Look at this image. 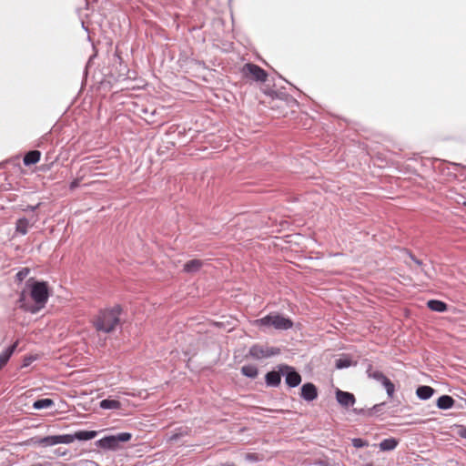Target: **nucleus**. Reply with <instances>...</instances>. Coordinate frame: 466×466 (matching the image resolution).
Wrapping results in <instances>:
<instances>
[{
  "label": "nucleus",
  "instance_id": "obj_8",
  "mask_svg": "<svg viewBox=\"0 0 466 466\" xmlns=\"http://www.w3.org/2000/svg\"><path fill=\"white\" fill-rule=\"evenodd\" d=\"M284 370H286V383L292 388L299 385V383L301 382L300 375L297 371H295L294 369L291 367L285 366Z\"/></svg>",
  "mask_w": 466,
  "mask_h": 466
},
{
  "label": "nucleus",
  "instance_id": "obj_31",
  "mask_svg": "<svg viewBox=\"0 0 466 466\" xmlns=\"http://www.w3.org/2000/svg\"><path fill=\"white\" fill-rule=\"evenodd\" d=\"M409 256L418 266H422V262L420 260L415 258L412 255H409Z\"/></svg>",
  "mask_w": 466,
  "mask_h": 466
},
{
  "label": "nucleus",
  "instance_id": "obj_29",
  "mask_svg": "<svg viewBox=\"0 0 466 466\" xmlns=\"http://www.w3.org/2000/svg\"><path fill=\"white\" fill-rule=\"evenodd\" d=\"M27 274H28V269L25 268L23 270H20L16 274V278L21 281L27 276Z\"/></svg>",
  "mask_w": 466,
  "mask_h": 466
},
{
  "label": "nucleus",
  "instance_id": "obj_33",
  "mask_svg": "<svg viewBox=\"0 0 466 466\" xmlns=\"http://www.w3.org/2000/svg\"><path fill=\"white\" fill-rule=\"evenodd\" d=\"M23 298H24V294H22V296H21V299H20V301H21V302H22V301H23V299H24Z\"/></svg>",
  "mask_w": 466,
  "mask_h": 466
},
{
  "label": "nucleus",
  "instance_id": "obj_20",
  "mask_svg": "<svg viewBox=\"0 0 466 466\" xmlns=\"http://www.w3.org/2000/svg\"><path fill=\"white\" fill-rule=\"evenodd\" d=\"M397 445H398V441L396 439L389 438V439L383 440L380 443V449L381 451H392L397 447Z\"/></svg>",
  "mask_w": 466,
  "mask_h": 466
},
{
  "label": "nucleus",
  "instance_id": "obj_2",
  "mask_svg": "<svg viewBox=\"0 0 466 466\" xmlns=\"http://www.w3.org/2000/svg\"><path fill=\"white\" fill-rule=\"evenodd\" d=\"M121 308L115 306L112 309L101 310L93 320L94 326L99 331L108 333L115 329L119 323Z\"/></svg>",
  "mask_w": 466,
  "mask_h": 466
},
{
  "label": "nucleus",
  "instance_id": "obj_30",
  "mask_svg": "<svg viewBox=\"0 0 466 466\" xmlns=\"http://www.w3.org/2000/svg\"><path fill=\"white\" fill-rule=\"evenodd\" d=\"M78 185H79L78 180H74V181H73V182H71V184H70V188H71V189H75L76 187H78Z\"/></svg>",
  "mask_w": 466,
  "mask_h": 466
},
{
  "label": "nucleus",
  "instance_id": "obj_1",
  "mask_svg": "<svg viewBox=\"0 0 466 466\" xmlns=\"http://www.w3.org/2000/svg\"><path fill=\"white\" fill-rule=\"evenodd\" d=\"M97 435L95 431H80L75 434H64V435H54L41 438L37 441V443L41 446H54L56 444L64 443L70 444L74 441H89L94 439Z\"/></svg>",
  "mask_w": 466,
  "mask_h": 466
},
{
  "label": "nucleus",
  "instance_id": "obj_23",
  "mask_svg": "<svg viewBox=\"0 0 466 466\" xmlns=\"http://www.w3.org/2000/svg\"><path fill=\"white\" fill-rule=\"evenodd\" d=\"M242 374L248 378H256L258 375V369L253 365H245L241 368Z\"/></svg>",
  "mask_w": 466,
  "mask_h": 466
},
{
  "label": "nucleus",
  "instance_id": "obj_27",
  "mask_svg": "<svg viewBox=\"0 0 466 466\" xmlns=\"http://www.w3.org/2000/svg\"><path fill=\"white\" fill-rule=\"evenodd\" d=\"M352 445L355 448H362V447L368 446V442L363 441L360 438H355V439L352 440Z\"/></svg>",
  "mask_w": 466,
  "mask_h": 466
},
{
  "label": "nucleus",
  "instance_id": "obj_22",
  "mask_svg": "<svg viewBox=\"0 0 466 466\" xmlns=\"http://www.w3.org/2000/svg\"><path fill=\"white\" fill-rule=\"evenodd\" d=\"M54 402L51 399H41L34 402L33 407L35 410L47 409L53 406Z\"/></svg>",
  "mask_w": 466,
  "mask_h": 466
},
{
  "label": "nucleus",
  "instance_id": "obj_7",
  "mask_svg": "<svg viewBox=\"0 0 466 466\" xmlns=\"http://www.w3.org/2000/svg\"><path fill=\"white\" fill-rule=\"evenodd\" d=\"M243 73L247 76H251L256 81L265 82L267 80V73L254 64H246L243 66Z\"/></svg>",
  "mask_w": 466,
  "mask_h": 466
},
{
  "label": "nucleus",
  "instance_id": "obj_16",
  "mask_svg": "<svg viewBox=\"0 0 466 466\" xmlns=\"http://www.w3.org/2000/svg\"><path fill=\"white\" fill-rule=\"evenodd\" d=\"M203 263L199 259H192L184 265V270L188 273H194L200 269Z\"/></svg>",
  "mask_w": 466,
  "mask_h": 466
},
{
  "label": "nucleus",
  "instance_id": "obj_19",
  "mask_svg": "<svg viewBox=\"0 0 466 466\" xmlns=\"http://www.w3.org/2000/svg\"><path fill=\"white\" fill-rule=\"evenodd\" d=\"M100 407L104 410H117L121 407V403L116 400H103L100 401Z\"/></svg>",
  "mask_w": 466,
  "mask_h": 466
},
{
  "label": "nucleus",
  "instance_id": "obj_28",
  "mask_svg": "<svg viewBox=\"0 0 466 466\" xmlns=\"http://www.w3.org/2000/svg\"><path fill=\"white\" fill-rule=\"evenodd\" d=\"M457 429H458L457 430V434L460 437H461L463 439H466V426L461 425V426H458Z\"/></svg>",
  "mask_w": 466,
  "mask_h": 466
},
{
  "label": "nucleus",
  "instance_id": "obj_5",
  "mask_svg": "<svg viewBox=\"0 0 466 466\" xmlns=\"http://www.w3.org/2000/svg\"><path fill=\"white\" fill-rule=\"evenodd\" d=\"M132 434L129 432H120L116 435L106 436L97 441V445L103 449L117 450L120 442L129 441Z\"/></svg>",
  "mask_w": 466,
  "mask_h": 466
},
{
  "label": "nucleus",
  "instance_id": "obj_4",
  "mask_svg": "<svg viewBox=\"0 0 466 466\" xmlns=\"http://www.w3.org/2000/svg\"><path fill=\"white\" fill-rule=\"evenodd\" d=\"M31 298L37 305L36 308L30 309L32 312H36L42 309L48 299V288L45 282H35L31 287Z\"/></svg>",
  "mask_w": 466,
  "mask_h": 466
},
{
  "label": "nucleus",
  "instance_id": "obj_24",
  "mask_svg": "<svg viewBox=\"0 0 466 466\" xmlns=\"http://www.w3.org/2000/svg\"><path fill=\"white\" fill-rule=\"evenodd\" d=\"M382 385L384 386L388 396L392 398L395 390L394 384L389 379H387Z\"/></svg>",
  "mask_w": 466,
  "mask_h": 466
},
{
  "label": "nucleus",
  "instance_id": "obj_6",
  "mask_svg": "<svg viewBox=\"0 0 466 466\" xmlns=\"http://www.w3.org/2000/svg\"><path fill=\"white\" fill-rule=\"evenodd\" d=\"M279 352V349L264 344H256L249 349V355L256 360L270 358Z\"/></svg>",
  "mask_w": 466,
  "mask_h": 466
},
{
  "label": "nucleus",
  "instance_id": "obj_9",
  "mask_svg": "<svg viewBox=\"0 0 466 466\" xmlns=\"http://www.w3.org/2000/svg\"><path fill=\"white\" fill-rule=\"evenodd\" d=\"M336 399L343 407H350L355 404V397L352 393L338 390L336 391Z\"/></svg>",
  "mask_w": 466,
  "mask_h": 466
},
{
  "label": "nucleus",
  "instance_id": "obj_11",
  "mask_svg": "<svg viewBox=\"0 0 466 466\" xmlns=\"http://www.w3.org/2000/svg\"><path fill=\"white\" fill-rule=\"evenodd\" d=\"M436 405L441 410H448L453 407L454 400L449 395H442L437 400Z\"/></svg>",
  "mask_w": 466,
  "mask_h": 466
},
{
  "label": "nucleus",
  "instance_id": "obj_10",
  "mask_svg": "<svg viewBox=\"0 0 466 466\" xmlns=\"http://www.w3.org/2000/svg\"><path fill=\"white\" fill-rule=\"evenodd\" d=\"M301 397L307 401H312L318 397L317 388L312 383H306L301 387Z\"/></svg>",
  "mask_w": 466,
  "mask_h": 466
},
{
  "label": "nucleus",
  "instance_id": "obj_3",
  "mask_svg": "<svg viewBox=\"0 0 466 466\" xmlns=\"http://www.w3.org/2000/svg\"><path fill=\"white\" fill-rule=\"evenodd\" d=\"M254 324L258 327L269 328L273 327L276 329L286 330L292 328V321L279 314H269L259 319H256Z\"/></svg>",
  "mask_w": 466,
  "mask_h": 466
},
{
  "label": "nucleus",
  "instance_id": "obj_14",
  "mask_svg": "<svg viewBox=\"0 0 466 466\" xmlns=\"http://www.w3.org/2000/svg\"><path fill=\"white\" fill-rule=\"evenodd\" d=\"M17 343L15 342L12 346L8 347L0 354V370L7 363L8 360L12 356L14 350H15Z\"/></svg>",
  "mask_w": 466,
  "mask_h": 466
},
{
  "label": "nucleus",
  "instance_id": "obj_13",
  "mask_svg": "<svg viewBox=\"0 0 466 466\" xmlns=\"http://www.w3.org/2000/svg\"><path fill=\"white\" fill-rule=\"evenodd\" d=\"M35 222V220L33 223H30L26 218L18 219L16 222V232L21 235H25Z\"/></svg>",
  "mask_w": 466,
  "mask_h": 466
},
{
  "label": "nucleus",
  "instance_id": "obj_12",
  "mask_svg": "<svg viewBox=\"0 0 466 466\" xmlns=\"http://www.w3.org/2000/svg\"><path fill=\"white\" fill-rule=\"evenodd\" d=\"M433 393L434 390L430 386H420L416 390L418 398L424 400H429Z\"/></svg>",
  "mask_w": 466,
  "mask_h": 466
},
{
  "label": "nucleus",
  "instance_id": "obj_15",
  "mask_svg": "<svg viewBox=\"0 0 466 466\" xmlns=\"http://www.w3.org/2000/svg\"><path fill=\"white\" fill-rule=\"evenodd\" d=\"M41 153L37 150L28 152L24 157L25 166L36 164L40 160Z\"/></svg>",
  "mask_w": 466,
  "mask_h": 466
},
{
  "label": "nucleus",
  "instance_id": "obj_32",
  "mask_svg": "<svg viewBox=\"0 0 466 466\" xmlns=\"http://www.w3.org/2000/svg\"><path fill=\"white\" fill-rule=\"evenodd\" d=\"M363 466H373V465L371 463H367V464H365Z\"/></svg>",
  "mask_w": 466,
  "mask_h": 466
},
{
  "label": "nucleus",
  "instance_id": "obj_26",
  "mask_svg": "<svg viewBox=\"0 0 466 466\" xmlns=\"http://www.w3.org/2000/svg\"><path fill=\"white\" fill-rule=\"evenodd\" d=\"M313 466H338V464L331 462L327 459H318L312 463Z\"/></svg>",
  "mask_w": 466,
  "mask_h": 466
},
{
  "label": "nucleus",
  "instance_id": "obj_25",
  "mask_svg": "<svg viewBox=\"0 0 466 466\" xmlns=\"http://www.w3.org/2000/svg\"><path fill=\"white\" fill-rule=\"evenodd\" d=\"M351 364L350 360L348 358H340L336 360V368L337 369H344L350 367Z\"/></svg>",
  "mask_w": 466,
  "mask_h": 466
},
{
  "label": "nucleus",
  "instance_id": "obj_18",
  "mask_svg": "<svg viewBox=\"0 0 466 466\" xmlns=\"http://www.w3.org/2000/svg\"><path fill=\"white\" fill-rule=\"evenodd\" d=\"M427 304L431 310L436 312H444L447 309V305L441 300H429Z\"/></svg>",
  "mask_w": 466,
  "mask_h": 466
},
{
  "label": "nucleus",
  "instance_id": "obj_17",
  "mask_svg": "<svg viewBox=\"0 0 466 466\" xmlns=\"http://www.w3.org/2000/svg\"><path fill=\"white\" fill-rule=\"evenodd\" d=\"M280 374L277 371H269L266 374V382L268 386H278L280 383Z\"/></svg>",
  "mask_w": 466,
  "mask_h": 466
},
{
  "label": "nucleus",
  "instance_id": "obj_21",
  "mask_svg": "<svg viewBox=\"0 0 466 466\" xmlns=\"http://www.w3.org/2000/svg\"><path fill=\"white\" fill-rule=\"evenodd\" d=\"M367 372L370 378L380 382L381 384H383L384 381L388 379L382 372L377 370H372L371 368H370Z\"/></svg>",
  "mask_w": 466,
  "mask_h": 466
}]
</instances>
